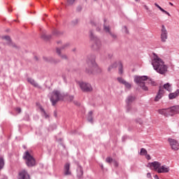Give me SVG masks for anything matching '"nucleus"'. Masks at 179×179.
<instances>
[{
	"label": "nucleus",
	"instance_id": "f257e3e1",
	"mask_svg": "<svg viewBox=\"0 0 179 179\" xmlns=\"http://www.w3.org/2000/svg\"><path fill=\"white\" fill-rule=\"evenodd\" d=\"M85 72L88 75H97V73H101V69L99 67L97 63H96V56H88Z\"/></svg>",
	"mask_w": 179,
	"mask_h": 179
},
{
	"label": "nucleus",
	"instance_id": "f03ea898",
	"mask_svg": "<svg viewBox=\"0 0 179 179\" xmlns=\"http://www.w3.org/2000/svg\"><path fill=\"white\" fill-rule=\"evenodd\" d=\"M151 64L157 73L165 75L166 72H167V66L164 64L163 59L156 55V53H153Z\"/></svg>",
	"mask_w": 179,
	"mask_h": 179
},
{
	"label": "nucleus",
	"instance_id": "7ed1b4c3",
	"mask_svg": "<svg viewBox=\"0 0 179 179\" xmlns=\"http://www.w3.org/2000/svg\"><path fill=\"white\" fill-rule=\"evenodd\" d=\"M149 164L150 169H152V170H155V171H157V173H169V171H170V167L167 166L166 165H162V164L159 162H153Z\"/></svg>",
	"mask_w": 179,
	"mask_h": 179
},
{
	"label": "nucleus",
	"instance_id": "20e7f679",
	"mask_svg": "<svg viewBox=\"0 0 179 179\" xmlns=\"http://www.w3.org/2000/svg\"><path fill=\"white\" fill-rule=\"evenodd\" d=\"M158 113L164 117H169V115H173V114H178L179 106H176L168 108L159 109L158 110Z\"/></svg>",
	"mask_w": 179,
	"mask_h": 179
},
{
	"label": "nucleus",
	"instance_id": "39448f33",
	"mask_svg": "<svg viewBox=\"0 0 179 179\" xmlns=\"http://www.w3.org/2000/svg\"><path fill=\"white\" fill-rule=\"evenodd\" d=\"M50 101L52 106H55L59 100H64V94L58 90H55L50 94Z\"/></svg>",
	"mask_w": 179,
	"mask_h": 179
},
{
	"label": "nucleus",
	"instance_id": "423d86ee",
	"mask_svg": "<svg viewBox=\"0 0 179 179\" xmlns=\"http://www.w3.org/2000/svg\"><path fill=\"white\" fill-rule=\"evenodd\" d=\"M145 80H148V76H136L134 77V82L142 87L143 90L148 91V87L145 85Z\"/></svg>",
	"mask_w": 179,
	"mask_h": 179
},
{
	"label": "nucleus",
	"instance_id": "0eeeda50",
	"mask_svg": "<svg viewBox=\"0 0 179 179\" xmlns=\"http://www.w3.org/2000/svg\"><path fill=\"white\" fill-rule=\"evenodd\" d=\"M23 159L25 160L26 164L28 167H33V166L36 164V159H34V157L30 155L29 151L25 152Z\"/></svg>",
	"mask_w": 179,
	"mask_h": 179
},
{
	"label": "nucleus",
	"instance_id": "6e6552de",
	"mask_svg": "<svg viewBox=\"0 0 179 179\" xmlns=\"http://www.w3.org/2000/svg\"><path fill=\"white\" fill-rule=\"evenodd\" d=\"M90 36L91 41H92V43H94L92 45V48L94 50H99V48L101 47V42L100 41V39H99L97 36H94L92 31L90 32Z\"/></svg>",
	"mask_w": 179,
	"mask_h": 179
},
{
	"label": "nucleus",
	"instance_id": "1a4fd4ad",
	"mask_svg": "<svg viewBox=\"0 0 179 179\" xmlns=\"http://www.w3.org/2000/svg\"><path fill=\"white\" fill-rule=\"evenodd\" d=\"M79 86L83 92H92L93 90L92 85L89 83L80 81L79 82Z\"/></svg>",
	"mask_w": 179,
	"mask_h": 179
},
{
	"label": "nucleus",
	"instance_id": "9d476101",
	"mask_svg": "<svg viewBox=\"0 0 179 179\" xmlns=\"http://www.w3.org/2000/svg\"><path fill=\"white\" fill-rule=\"evenodd\" d=\"M169 32H167V29H166V27L164 25H162L161 29V41L162 43H166V41L168 38Z\"/></svg>",
	"mask_w": 179,
	"mask_h": 179
},
{
	"label": "nucleus",
	"instance_id": "9b49d317",
	"mask_svg": "<svg viewBox=\"0 0 179 179\" xmlns=\"http://www.w3.org/2000/svg\"><path fill=\"white\" fill-rule=\"evenodd\" d=\"M117 66H119V73L120 75H122L123 71H122V63H121V62H115L113 64L110 65L108 69V72H110L112 69H113V68H117Z\"/></svg>",
	"mask_w": 179,
	"mask_h": 179
},
{
	"label": "nucleus",
	"instance_id": "f8f14e48",
	"mask_svg": "<svg viewBox=\"0 0 179 179\" xmlns=\"http://www.w3.org/2000/svg\"><path fill=\"white\" fill-rule=\"evenodd\" d=\"M68 45H69V44L66 43L64 44L62 48H57L56 49L57 53L58 54V55L62 59H66L68 57L65 55H62L61 54V51H62V50L66 48V47H68Z\"/></svg>",
	"mask_w": 179,
	"mask_h": 179
},
{
	"label": "nucleus",
	"instance_id": "ddd939ff",
	"mask_svg": "<svg viewBox=\"0 0 179 179\" xmlns=\"http://www.w3.org/2000/svg\"><path fill=\"white\" fill-rule=\"evenodd\" d=\"M169 142L173 149V150H178L179 149V143L176 141L175 139L173 138H169Z\"/></svg>",
	"mask_w": 179,
	"mask_h": 179
},
{
	"label": "nucleus",
	"instance_id": "4468645a",
	"mask_svg": "<svg viewBox=\"0 0 179 179\" xmlns=\"http://www.w3.org/2000/svg\"><path fill=\"white\" fill-rule=\"evenodd\" d=\"M163 94H164V90L163 87H160L159 92L155 98V101H159V100L163 97Z\"/></svg>",
	"mask_w": 179,
	"mask_h": 179
},
{
	"label": "nucleus",
	"instance_id": "2eb2a0df",
	"mask_svg": "<svg viewBox=\"0 0 179 179\" xmlns=\"http://www.w3.org/2000/svg\"><path fill=\"white\" fill-rule=\"evenodd\" d=\"M70 169H71V164L69 163H66L64 165V176H71V173Z\"/></svg>",
	"mask_w": 179,
	"mask_h": 179
},
{
	"label": "nucleus",
	"instance_id": "dca6fc26",
	"mask_svg": "<svg viewBox=\"0 0 179 179\" xmlns=\"http://www.w3.org/2000/svg\"><path fill=\"white\" fill-rule=\"evenodd\" d=\"M117 80L119 83H122V85H124L125 87L127 89H131V85L129 83L125 81L122 78H117Z\"/></svg>",
	"mask_w": 179,
	"mask_h": 179
},
{
	"label": "nucleus",
	"instance_id": "f3484780",
	"mask_svg": "<svg viewBox=\"0 0 179 179\" xmlns=\"http://www.w3.org/2000/svg\"><path fill=\"white\" fill-rule=\"evenodd\" d=\"M20 178L19 179H30V176L25 171H22L19 173Z\"/></svg>",
	"mask_w": 179,
	"mask_h": 179
},
{
	"label": "nucleus",
	"instance_id": "a211bd4d",
	"mask_svg": "<svg viewBox=\"0 0 179 179\" xmlns=\"http://www.w3.org/2000/svg\"><path fill=\"white\" fill-rule=\"evenodd\" d=\"M27 82L34 87H38V89H41V87L38 85V84L32 78H27Z\"/></svg>",
	"mask_w": 179,
	"mask_h": 179
},
{
	"label": "nucleus",
	"instance_id": "6ab92c4d",
	"mask_svg": "<svg viewBox=\"0 0 179 179\" xmlns=\"http://www.w3.org/2000/svg\"><path fill=\"white\" fill-rule=\"evenodd\" d=\"M2 38L3 40H6L9 45H11L12 47L15 48L17 47L15 43H12V41L10 40V37L9 36H2Z\"/></svg>",
	"mask_w": 179,
	"mask_h": 179
},
{
	"label": "nucleus",
	"instance_id": "aec40b11",
	"mask_svg": "<svg viewBox=\"0 0 179 179\" xmlns=\"http://www.w3.org/2000/svg\"><path fill=\"white\" fill-rule=\"evenodd\" d=\"M179 96V90H177L175 92L170 93L169 94V100H173Z\"/></svg>",
	"mask_w": 179,
	"mask_h": 179
},
{
	"label": "nucleus",
	"instance_id": "412c9836",
	"mask_svg": "<svg viewBox=\"0 0 179 179\" xmlns=\"http://www.w3.org/2000/svg\"><path fill=\"white\" fill-rule=\"evenodd\" d=\"M103 29L106 33H108L113 37V38H117V35H115V34H113L111 31H110V27H107L104 25Z\"/></svg>",
	"mask_w": 179,
	"mask_h": 179
},
{
	"label": "nucleus",
	"instance_id": "4be33fe9",
	"mask_svg": "<svg viewBox=\"0 0 179 179\" xmlns=\"http://www.w3.org/2000/svg\"><path fill=\"white\" fill-rule=\"evenodd\" d=\"M83 176V169L82 166H78L77 168V176L80 178Z\"/></svg>",
	"mask_w": 179,
	"mask_h": 179
},
{
	"label": "nucleus",
	"instance_id": "5701e85b",
	"mask_svg": "<svg viewBox=\"0 0 179 179\" xmlns=\"http://www.w3.org/2000/svg\"><path fill=\"white\" fill-rule=\"evenodd\" d=\"M164 90H167L168 92H172L173 88H171V84L167 83L164 85V87H162Z\"/></svg>",
	"mask_w": 179,
	"mask_h": 179
},
{
	"label": "nucleus",
	"instance_id": "b1692460",
	"mask_svg": "<svg viewBox=\"0 0 179 179\" xmlns=\"http://www.w3.org/2000/svg\"><path fill=\"white\" fill-rule=\"evenodd\" d=\"M134 100H135L134 96H129L127 97V99H126V103H127V106H129V104H131V103H132V101H134Z\"/></svg>",
	"mask_w": 179,
	"mask_h": 179
},
{
	"label": "nucleus",
	"instance_id": "393cba45",
	"mask_svg": "<svg viewBox=\"0 0 179 179\" xmlns=\"http://www.w3.org/2000/svg\"><path fill=\"white\" fill-rule=\"evenodd\" d=\"M92 115H93V111L91 110L89 112L87 120L89 121V122L93 124V117H92Z\"/></svg>",
	"mask_w": 179,
	"mask_h": 179
},
{
	"label": "nucleus",
	"instance_id": "a878e982",
	"mask_svg": "<svg viewBox=\"0 0 179 179\" xmlns=\"http://www.w3.org/2000/svg\"><path fill=\"white\" fill-rule=\"evenodd\" d=\"M141 156H146L148 155V151L145 148H141L140 151Z\"/></svg>",
	"mask_w": 179,
	"mask_h": 179
},
{
	"label": "nucleus",
	"instance_id": "bb28decb",
	"mask_svg": "<svg viewBox=\"0 0 179 179\" xmlns=\"http://www.w3.org/2000/svg\"><path fill=\"white\" fill-rule=\"evenodd\" d=\"M39 108L42 113V115H44L45 118H48V115H47L44 108H43V107H41V106L39 107Z\"/></svg>",
	"mask_w": 179,
	"mask_h": 179
},
{
	"label": "nucleus",
	"instance_id": "cd10ccee",
	"mask_svg": "<svg viewBox=\"0 0 179 179\" xmlns=\"http://www.w3.org/2000/svg\"><path fill=\"white\" fill-rule=\"evenodd\" d=\"M3 166H5V161L3 160V158L0 157V170L3 169Z\"/></svg>",
	"mask_w": 179,
	"mask_h": 179
},
{
	"label": "nucleus",
	"instance_id": "c85d7f7f",
	"mask_svg": "<svg viewBox=\"0 0 179 179\" xmlns=\"http://www.w3.org/2000/svg\"><path fill=\"white\" fill-rule=\"evenodd\" d=\"M42 38H43V40H50V38H51V35L43 34L42 35Z\"/></svg>",
	"mask_w": 179,
	"mask_h": 179
},
{
	"label": "nucleus",
	"instance_id": "c756f323",
	"mask_svg": "<svg viewBox=\"0 0 179 179\" xmlns=\"http://www.w3.org/2000/svg\"><path fill=\"white\" fill-rule=\"evenodd\" d=\"M66 1L69 5H73V3H75V0H66Z\"/></svg>",
	"mask_w": 179,
	"mask_h": 179
},
{
	"label": "nucleus",
	"instance_id": "7c9ffc66",
	"mask_svg": "<svg viewBox=\"0 0 179 179\" xmlns=\"http://www.w3.org/2000/svg\"><path fill=\"white\" fill-rule=\"evenodd\" d=\"M106 162H107V163H111V162H113V158L107 157L106 158Z\"/></svg>",
	"mask_w": 179,
	"mask_h": 179
},
{
	"label": "nucleus",
	"instance_id": "2f4dec72",
	"mask_svg": "<svg viewBox=\"0 0 179 179\" xmlns=\"http://www.w3.org/2000/svg\"><path fill=\"white\" fill-rule=\"evenodd\" d=\"M58 30L57 29H54L53 31H52V34H54L55 36H57L58 35Z\"/></svg>",
	"mask_w": 179,
	"mask_h": 179
},
{
	"label": "nucleus",
	"instance_id": "473e14b6",
	"mask_svg": "<svg viewBox=\"0 0 179 179\" xmlns=\"http://www.w3.org/2000/svg\"><path fill=\"white\" fill-rule=\"evenodd\" d=\"M123 31H124V33L128 34V29L127 28V27H124L122 29Z\"/></svg>",
	"mask_w": 179,
	"mask_h": 179
},
{
	"label": "nucleus",
	"instance_id": "72a5a7b5",
	"mask_svg": "<svg viewBox=\"0 0 179 179\" xmlns=\"http://www.w3.org/2000/svg\"><path fill=\"white\" fill-rule=\"evenodd\" d=\"M15 111H17L18 113H22V109L20 108H16Z\"/></svg>",
	"mask_w": 179,
	"mask_h": 179
},
{
	"label": "nucleus",
	"instance_id": "f704fd0d",
	"mask_svg": "<svg viewBox=\"0 0 179 179\" xmlns=\"http://www.w3.org/2000/svg\"><path fill=\"white\" fill-rule=\"evenodd\" d=\"M155 6L158 8V9H159V10L162 8L160 6H159V4H157V3H155Z\"/></svg>",
	"mask_w": 179,
	"mask_h": 179
},
{
	"label": "nucleus",
	"instance_id": "c9c22d12",
	"mask_svg": "<svg viewBox=\"0 0 179 179\" xmlns=\"http://www.w3.org/2000/svg\"><path fill=\"white\" fill-rule=\"evenodd\" d=\"M147 177H148V178H152V174H150V173H148Z\"/></svg>",
	"mask_w": 179,
	"mask_h": 179
},
{
	"label": "nucleus",
	"instance_id": "e433bc0d",
	"mask_svg": "<svg viewBox=\"0 0 179 179\" xmlns=\"http://www.w3.org/2000/svg\"><path fill=\"white\" fill-rule=\"evenodd\" d=\"M150 83H151L152 86H155L156 83H155V81H152V80H150Z\"/></svg>",
	"mask_w": 179,
	"mask_h": 179
},
{
	"label": "nucleus",
	"instance_id": "4c0bfd02",
	"mask_svg": "<svg viewBox=\"0 0 179 179\" xmlns=\"http://www.w3.org/2000/svg\"><path fill=\"white\" fill-rule=\"evenodd\" d=\"M145 156H146V159H147L148 160H150V155H149L147 154Z\"/></svg>",
	"mask_w": 179,
	"mask_h": 179
},
{
	"label": "nucleus",
	"instance_id": "58836bf2",
	"mask_svg": "<svg viewBox=\"0 0 179 179\" xmlns=\"http://www.w3.org/2000/svg\"><path fill=\"white\" fill-rule=\"evenodd\" d=\"M69 99L71 100V101H72V100H73V96H70Z\"/></svg>",
	"mask_w": 179,
	"mask_h": 179
},
{
	"label": "nucleus",
	"instance_id": "ea45409f",
	"mask_svg": "<svg viewBox=\"0 0 179 179\" xmlns=\"http://www.w3.org/2000/svg\"><path fill=\"white\" fill-rule=\"evenodd\" d=\"M154 178H155V179H159V176H157V175H155V176H154Z\"/></svg>",
	"mask_w": 179,
	"mask_h": 179
},
{
	"label": "nucleus",
	"instance_id": "a19ab883",
	"mask_svg": "<svg viewBox=\"0 0 179 179\" xmlns=\"http://www.w3.org/2000/svg\"><path fill=\"white\" fill-rule=\"evenodd\" d=\"M164 13H166V15H168L169 16H170V13L167 11H165Z\"/></svg>",
	"mask_w": 179,
	"mask_h": 179
},
{
	"label": "nucleus",
	"instance_id": "79ce46f5",
	"mask_svg": "<svg viewBox=\"0 0 179 179\" xmlns=\"http://www.w3.org/2000/svg\"><path fill=\"white\" fill-rule=\"evenodd\" d=\"M164 13H166V15H168L169 16H170V13L167 11H165Z\"/></svg>",
	"mask_w": 179,
	"mask_h": 179
},
{
	"label": "nucleus",
	"instance_id": "37998d69",
	"mask_svg": "<svg viewBox=\"0 0 179 179\" xmlns=\"http://www.w3.org/2000/svg\"><path fill=\"white\" fill-rule=\"evenodd\" d=\"M160 10H161V12H163V13H164V12H166V10L163 8H162Z\"/></svg>",
	"mask_w": 179,
	"mask_h": 179
},
{
	"label": "nucleus",
	"instance_id": "c03bdc74",
	"mask_svg": "<svg viewBox=\"0 0 179 179\" xmlns=\"http://www.w3.org/2000/svg\"><path fill=\"white\" fill-rule=\"evenodd\" d=\"M160 10H161V12H163V13H164V12H166V10L163 8H162Z\"/></svg>",
	"mask_w": 179,
	"mask_h": 179
},
{
	"label": "nucleus",
	"instance_id": "a18cd8bd",
	"mask_svg": "<svg viewBox=\"0 0 179 179\" xmlns=\"http://www.w3.org/2000/svg\"><path fill=\"white\" fill-rule=\"evenodd\" d=\"M169 5H171V6H173V3H171V2H169Z\"/></svg>",
	"mask_w": 179,
	"mask_h": 179
},
{
	"label": "nucleus",
	"instance_id": "49530a36",
	"mask_svg": "<svg viewBox=\"0 0 179 179\" xmlns=\"http://www.w3.org/2000/svg\"><path fill=\"white\" fill-rule=\"evenodd\" d=\"M76 23H78V20H76V22L74 23V24H76Z\"/></svg>",
	"mask_w": 179,
	"mask_h": 179
},
{
	"label": "nucleus",
	"instance_id": "de8ad7c7",
	"mask_svg": "<svg viewBox=\"0 0 179 179\" xmlns=\"http://www.w3.org/2000/svg\"><path fill=\"white\" fill-rule=\"evenodd\" d=\"M115 166H116V167H117V166H118V164H117V162H115Z\"/></svg>",
	"mask_w": 179,
	"mask_h": 179
},
{
	"label": "nucleus",
	"instance_id": "09e8293b",
	"mask_svg": "<svg viewBox=\"0 0 179 179\" xmlns=\"http://www.w3.org/2000/svg\"><path fill=\"white\" fill-rule=\"evenodd\" d=\"M61 41H57V44H61Z\"/></svg>",
	"mask_w": 179,
	"mask_h": 179
},
{
	"label": "nucleus",
	"instance_id": "8fccbe9b",
	"mask_svg": "<svg viewBox=\"0 0 179 179\" xmlns=\"http://www.w3.org/2000/svg\"><path fill=\"white\" fill-rule=\"evenodd\" d=\"M55 117H57V112H55Z\"/></svg>",
	"mask_w": 179,
	"mask_h": 179
},
{
	"label": "nucleus",
	"instance_id": "3c124183",
	"mask_svg": "<svg viewBox=\"0 0 179 179\" xmlns=\"http://www.w3.org/2000/svg\"><path fill=\"white\" fill-rule=\"evenodd\" d=\"M124 139H125V136H123V137H122V141H124Z\"/></svg>",
	"mask_w": 179,
	"mask_h": 179
},
{
	"label": "nucleus",
	"instance_id": "603ef678",
	"mask_svg": "<svg viewBox=\"0 0 179 179\" xmlns=\"http://www.w3.org/2000/svg\"><path fill=\"white\" fill-rule=\"evenodd\" d=\"M4 179H8V177H6V176H4Z\"/></svg>",
	"mask_w": 179,
	"mask_h": 179
},
{
	"label": "nucleus",
	"instance_id": "864d4df0",
	"mask_svg": "<svg viewBox=\"0 0 179 179\" xmlns=\"http://www.w3.org/2000/svg\"><path fill=\"white\" fill-rule=\"evenodd\" d=\"M63 79H64V80L65 81V77L63 76Z\"/></svg>",
	"mask_w": 179,
	"mask_h": 179
},
{
	"label": "nucleus",
	"instance_id": "5fc2aeb1",
	"mask_svg": "<svg viewBox=\"0 0 179 179\" xmlns=\"http://www.w3.org/2000/svg\"><path fill=\"white\" fill-rule=\"evenodd\" d=\"M101 169H103V165H101Z\"/></svg>",
	"mask_w": 179,
	"mask_h": 179
},
{
	"label": "nucleus",
	"instance_id": "6e6d98bb",
	"mask_svg": "<svg viewBox=\"0 0 179 179\" xmlns=\"http://www.w3.org/2000/svg\"><path fill=\"white\" fill-rule=\"evenodd\" d=\"M136 1V2H138V0H135Z\"/></svg>",
	"mask_w": 179,
	"mask_h": 179
},
{
	"label": "nucleus",
	"instance_id": "4d7b16f0",
	"mask_svg": "<svg viewBox=\"0 0 179 179\" xmlns=\"http://www.w3.org/2000/svg\"><path fill=\"white\" fill-rule=\"evenodd\" d=\"M109 58H111V55H110V56H109Z\"/></svg>",
	"mask_w": 179,
	"mask_h": 179
},
{
	"label": "nucleus",
	"instance_id": "13d9d810",
	"mask_svg": "<svg viewBox=\"0 0 179 179\" xmlns=\"http://www.w3.org/2000/svg\"><path fill=\"white\" fill-rule=\"evenodd\" d=\"M94 1H97V0H94Z\"/></svg>",
	"mask_w": 179,
	"mask_h": 179
}]
</instances>
